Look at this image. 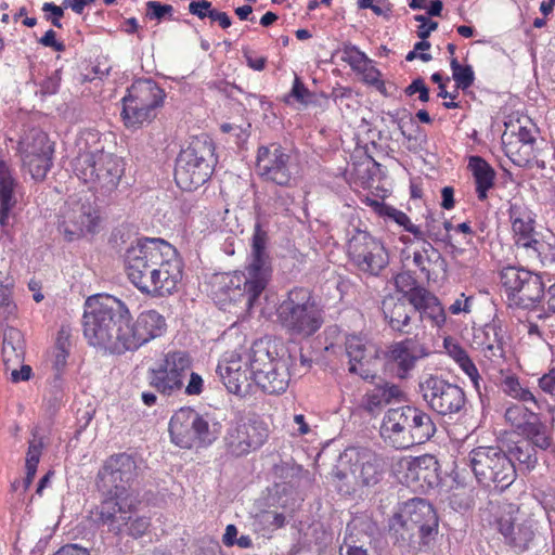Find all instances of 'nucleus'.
I'll return each mask as SVG.
<instances>
[{"label": "nucleus", "mask_w": 555, "mask_h": 555, "mask_svg": "<svg viewBox=\"0 0 555 555\" xmlns=\"http://www.w3.org/2000/svg\"><path fill=\"white\" fill-rule=\"evenodd\" d=\"M127 528V533L133 539L142 538L151 527V520L145 516H135L131 515V520H129L128 525H125Z\"/></svg>", "instance_id": "obj_58"}, {"label": "nucleus", "mask_w": 555, "mask_h": 555, "mask_svg": "<svg viewBox=\"0 0 555 555\" xmlns=\"http://www.w3.org/2000/svg\"><path fill=\"white\" fill-rule=\"evenodd\" d=\"M377 211L379 216L396 222L406 232L413 234L415 240H423L424 232L418 225H415L411 222L409 216L405 212L386 204H380Z\"/></svg>", "instance_id": "obj_39"}, {"label": "nucleus", "mask_w": 555, "mask_h": 555, "mask_svg": "<svg viewBox=\"0 0 555 555\" xmlns=\"http://www.w3.org/2000/svg\"><path fill=\"white\" fill-rule=\"evenodd\" d=\"M475 338L479 340L478 344L481 346L486 358L490 360L493 358H504L505 331L500 319L494 318L491 322L479 328Z\"/></svg>", "instance_id": "obj_31"}, {"label": "nucleus", "mask_w": 555, "mask_h": 555, "mask_svg": "<svg viewBox=\"0 0 555 555\" xmlns=\"http://www.w3.org/2000/svg\"><path fill=\"white\" fill-rule=\"evenodd\" d=\"M173 256V246L163 238L141 237L127 247L124 255L129 281L142 293L153 285L157 266L162 259Z\"/></svg>", "instance_id": "obj_6"}, {"label": "nucleus", "mask_w": 555, "mask_h": 555, "mask_svg": "<svg viewBox=\"0 0 555 555\" xmlns=\"http://www.w3.org/2000/svg\"><path fill=\"white\" fill-rule=\"evenodd\" d=\"M395 285L397 289L403 294V298H405L409 294H411L414 288H417L420 285L416 280L409 272H402L396 275Z\"/></svg>", "instance_id": "obj_60"}, {"label": "nucleus", "mask_w": 555, "mask_h": 555, "mask_svg": "<svg viewBox=\"0 0 555 555\" xmlns=\"http://www.w3.org/2000/svg\"><path fill=\"white\" fill-rule=\"evenodd\" d=\"M538 416L531 408L521 404H513L505 411V418L515 428L522 431L527 423H531Z\"/></svg>", "instance_id": "obj_44"}, {"label": "nucleus", "mask_w": 555, "mask_h": 555, "mask_svg": "<svg viewBox=\"0 0 555 555\" xmlns=\"http://www.w3.org/2000/svg\"><path fill=\"white\" fill-rule=\"evenodd\" d=\"M17 181L10 167L0 166V225H9V216L17 201L14 194Z\"/></svg>", "instance_id": "obj_32"}, {"label": "nucleus", "mask_w": 555, "mask_h": 555, "mask_svg": "<svg viewBox=\"0 0 555 555\" xmlns=\"http://www.w3.org/2000/svg\"><path fill=\"white\" fill-rule=\"evenodd\" d=\"M512 230L515 237V244L527 250L533 245L534 238V219L532 221H525L512 224Z\"/></svg>", "instance_id": "obj_48"}, {"label": "nucleus", "mask_w": 555, "mask_h": 555, "mask_svg": "<svg viewBox=\"0 0 555 555\" xmlns=\"http://www.w3.org/2000/svg\"><path fill=\"white\" fill-rule=\"evenodd\" d=\"M341 59L356 69L360 68L361 65H366L370 62L367 56L351 43H346L344 46Z\"/></svg>", "instance_id": "obj_56"}, {"label": "nucleus", "mask_w": 555, "mask_h": 555, "mask_svg": "<svg viewBox=\"0 0 555 555\" xmlns=\"http://www.w3.org/2000/svg\"><path fill=\"white\" fill-rule=\"evenodd\" d=\"M292 359L274 357L270 343L257 340L249 350V372L255 384L268 395L284 393L289 385Z\"/></svg>", "instance_id": "obj_9"}, {"label": "nucleus", "mask_w": 555, "mask_h": 555, "mask_svg": "<svg viewBox=\"0 0 555 555\" xmlns=\"http://www.w3.org/2000/svg\"><path fill=\"white\" fill-rule=\"evenodd\" d=\"M403 396L401 388L395 384L384 383L377 385L373 390L367 392L363 399V406L369 412H374L382 406L400 400Z\"/></svg>", "instance_id": "obj_36"}, {"label": "nucleus", "mask_w": 555, "mask_h": 555, "mask_svg": "<svg viewBox=\"0 0 555 555\" xmlns=\"http://www.w3.org/2000/svg\"><path fill=\"white\" fill-rule=\"evenodd\" d=\"M216 373L222 380L229 392L245 396L248 391L249 382L247 370H243L240 356L232 354L230 359L219 362Z\"/></svg>", "instance_id": "obj_30"}, {"label": "nucleus", "mask_w": 555, "mask_h": 555, "mask_svg": "<svg viewBox=\"0 0 555 555\" xmlns=\"http://www.w3.org/2000/svg\"><path fill=\"white\" fill-rule=\"evenodd\" d=\"M506 453L513 461H518L519 465L524 466L527 470L534 468L538 462L535 449L531 446L530 441L525 439L509 446Z\"/></svg>", "instance_id": "obj_41"}, {"label": "nucleus", "mask_w": 555, "mask_h": 555, "mask_svg": "<svg viewBox=\"0 0 555 555\" xmlns=\"http://www.w3.org/2000/svg\"><path fill=\"white\" fill-rule=\"evenodd\" d=\"M533 256H535L542 266L555 269V245L538 240L529 248Z\"/></svg>", "instance_id": "obj_51"}, {"label": "nucleus", "mask_w": 555, "mask_h": 555, "mask_svg": "<svg viewBox=\"0 0 555 555\" xmlns=\"http://www.w3.org/2000/svg\"><path fill=\"white\" fill-rule=\"evenodd\" d=\"M400 466L405 469V482L422 490L440 485V466L436 456L424 454L413 459H403Z\"/></svg>", "instance_id": "obj_23"}, {"label": "nucleus", "mask_w": 555, "mask_h": 555, "mask_svg": "<svg viewBox=\"0 0 555 555\" xmlns=\"http://www.w3.org/2000/svg\"><path fill=\"white\" fill-rule=\"evenodd\" d=\"M25 341L20 330L13 326H7L3 330L2 356L7 370L10 363H21L24 361Z\"/></svg>", "instance_id": "obj_35"}, {"label": "nucleus", "mask_w": 555, "mask_h": 555, "mask_svg": "<svg viewBox=\"0 0 555 555\" xmlns=\"http://www.w3.org/2000/svg\"><path fill=\"white\" fill-rule=\"evenodd\" d=\"M99 219L98 211L90 202H78L64 215L59 231L66 241L72 242L87 233H95Z\"/></svg>", "instance_id": "obj_22"}, {"label": "nucleus", "mask_w": 555, "mask_h": 555, "mask_svg": "<svg viewBox=\"0 0 555 555\" xmlns=\"http://www.w3.org/2000/svg\"><path fill=\"white\" fill-rule=\"evenodd\" d=\"M437 431L431 415L414 405L389 409L383 420L382 434L397 450L422 444Z\"/></svg>", "instance_id": "obj_5"}, {"label": "nucleus", "mask_w": 555, "mask_h": 555, "mask_svg": "<svg viewBox=\"0 0 555 555\" xmlns=\"http://www.w3.org/2000/svg\"><path fill=\"white\" fill-rule=\"evenodd\" d=\"M424 318L430 319L434 325L438 327H441L446 323L447 317L444 309L436 296L434 297V300L429 301L428 306L422 312V314L416 317L420 333L424 331V327L422 326Z\"/></svg>", "instance_id": "obj_49"}, {"label": "nucleus", "mask_w": 555, "mask_h": 555, "mask_svg": "<svg viewBox=\"0 0 555 555\" xmlns=\"http://www.w3.org/2000/svg\"><path fill=\"white\" fill-rule=\"evenodd\" d=\"M130 311L120 299L99 294L86 300L82 317L83 335L94 347L112 353L128 351Z\"/></svg>", "instance_id": "obj_1"}, {"label": "nucleus", "mask_w": 555, "mask_h": 555, "mask_svg": "<svg viewBox=\"0 0 555 555\" xmlns=\"http://www.w3.org/2000/svg\"><path fill=\"white\" fill-rule=\"evenodd\" d=\"M539 386L544 392L555 397V367L539 379Z\"/></svg>", "instance_id": "obj_64"}, {"label": "nucleus", "mask_w": 555, "mask_h": 555, "mask_svg": "<svg viewBox=\"0 0 555 555\" xmlns=\"http://www.w3.org/2000/svg\"><path fill=\"white\" fill-rule=\"evenodd\" d=\"M70 334L64 326L57 333L56 341L53 349L52 367L54 370L53 387L61 388L62 373L67 364V358L70 350Z\"/></svg>", "instance_id": "obj_37"}, {"label": "nucleus", "mask_w": 555, "mask_h": 555, "mask_svg": "<svg viewBox=\"0 0 555 555\" xmlns=\"http://www.w3.org/2000/svg\"><path fill=\"white\" fill-rule=\"evenodd\" d=\"M423 245L420 251H415L413 255V262L420 270L429 275L431 270L438 269L441 272L446 273L448 269V264L446 259L442 257L441 253L434 247V245L423 236V240H420Z\"/></svg>", "instance_id": "obj_34"}, {"label": "nucleus", "mask_w": 555, "mask_h": 555, "mask_svg": "<svg viewBox=\"0 0 555 555\" xmlns=\"http://www.w3.org/2000/svg\"><path fill=\"white\" fill-rule=\"evenodd\" d=\"M53 157L25 153L24 162L29 168L31 177L36 180H43L53 165Z\"/></svg>", "instance_id": "obj_46"}, {"label": "nucleus", "mask_w": 555, "mask_h": 555, "mask_svg": "<svg viewBox=\"0 0 555 555\" xmlns=\"http://www.w3.org/2000/svg\"><path fill=\"white\" fill-rule=\"evenodd\" d=\"M439 517L433 504L413 498L399 504L388 520L389 537L402 553L415 554L428 547L438 534Z\"/></svg>", "instance_id": "obj_2"}, {"label": "nucleus", "mask_w": 555, "mask_h": 555, "mask_svg": "<svg viewBox=\"0 0 555 555\" xmlns=\"http://www.w3.org/2000/svg\"><path fill=\"white\" fill-rule=\"evenodd\" d=\"M357 550L369 551V555H374V550H382L377 526L366 516L356 517L347 525L339 553H356Z\"/></svg>", "instance_id": "obj_21"}, {"label": "nucleus", "mask_w": 555, "mask_h": 555, "mask_svg": "<svg viewBox=\"0 0 555 555\" xmlns=\"http://www.w3.org/2000/svg\"><path fill=\"white\" fill-rule=\"evenodd\" d=\"M222 425L216 417L201 415L192 408H181L170 418L169 434L175 444L190 449L195 443L210 446L217 440Z\"/></svg>", "instance_id": "obj_11"}, {"label": "nucleus", "mask_w": 555, "mask_h": 555, "mask_svg": "<svg viewBox=\"0 0 555 555\" xmlns=\"http://www.w3.org/2000/svg\"><path fill=\"white\" fill-rule=\"evenodd\" d=\"M103 500L98 508V519H107L112 514L131 511L133 502L131 499H116L111 495H102Z\"/></svg>", "instance_id": "obj_43"}, {"label": "nucleus", "mask_w": 555, "mask_h": 555, "mask_svg": "<svg viewBox=\"0 0 555 555\" xmlns=\"http://www.w3.org/2000/svg\"><path fill=\"white\" fill-rule=\"evenodd\" d=\"M147 15L151 20L155 18L160 21L167 14L171 15L173 8L170 4H163L158 1H149L146 3Z\"/></svg>", "instance_id": "obj_61"}, {"label": "nucleus", "mask_w": 555, "mask_h": 555, "mask_svg": "<svg viewBox=\"0 0 555 555\" xmlns=\"http://www.w3.org/2000/svg\"><path fill=\"white\" fill-rule=\"evenodd\" d=\"M382 310L385 320L392 331L405 335H413L415 332H420L415 309H410L404 299H396L391 296L386 297L382 302Z\"/></svg>", "instance_id": "obj_27"}, {"label": "nucleus", "mask_w": 555, "mask_h": 555, "mask_svg": "<svg viewBox=\"0 0 555 555\" xmlns=\"http://www.w3.org/2000/svg\"><path fill=\"white\" fill-rule=\"evenodd\" d=\"M503 391L514 399H518L522 402H531L535 408L539 409L538 400L533 396V393L527 389L522 388L518 378L515 376H507L504 378L502 383Z\"/></svg>", "instance_id": "obj_45"}, {"label": "nucleus", "mask_w": 555, "mask_h": 555, "mask_svg": "<svg viewBox=\"0 0 555 555\" xmlns=\"http://www.w3.org/2000/svg\"><path fill=\"white\" fill-rule=\"evenodd\" d=\"M452 69V78L455 81L456 89L454 91L466 90L473 86L475 80V74L470 65H461L456 57H452L450 61Z\"/></svg>", "instance_id": "obj_47"}, {"label": "nucleus", "mask_w": 555, "mask_h": 555, "mask_svg": "<svg viewBox=\"0 0 555 555\" xmlns=\"http://www.w3.org/2000/svg\"><path fill=\"white\" fill-rule=\"evenodd\" d=\"M165 330V318L156 310L141 312L135 321L130 317L129 332H127L129 334L128 351L137 350L151 339L162 336Z\"/></svg>", "instance_id": "obj_25"}, {"label": "nucleus", "mask_w": 555, "mask_h": 555, "mask_svg": "<svg viewBox=\"0 0 555 555\" xmlns=\"http://www.w3.org/2000/svg\"><path fill=\"white\" fill-rule=\"evenodd\" d=\"M137 463L130 454L118 453L109 456L99 470L103 473V487L105 490L113 487L116 489V479L131 483L137 476Z\"/></svg>", "instance_id": "obj_28"}, {"label": "nucleus", "mask_w": 555, "mask_h": 555, "mask_svg": "<svg viewBox=\"0 0 555 555\" xmlns=\"http://www.w3.org/2000/svg\"><path fill=\"white\" fill-rule=\"evenodd\" d=\"M13 285V280L9 278L0 283V310L5 318L12 315L16 309L11 296Z\"/></svg>", "instance_id": "obj_54"}, {"label": "nucleus", "mask_w": 555, "mask_h": 555, "mask_svg": "<svg viewBox=\"0 0 555 555\" xmlns=\"http://www.w3.org/2000/svg\"><path fill=\"white\" fill-rule=\"evenodd\" d=\"M215 163V145L211 139L206 134L192 138L176 159L177 185L189 192L198 189L210 179Z\"/></svg>", "instance_id": "obj_7"}, {"label": "nucleus", "mask_w": 555, "mask_h": 555, "mask_svg": "<svg viewBox=\"0 0 555 555\" xmlns=\"http://www.w3.org/2000/svg\"><path fill=\"white\" fill-rule=\"evenodd\" d=\"M268 438L267 428L258 422H232L223 438L229 454L240 457L260 448Z\"/></svg>", "instance_id": "obj_18"}, {"label": "nucleus", "mask_w": 555, "mask_h": 555, "mask_svg": "<svg viewBox=\"0 0 555 555\" xmlns=\"http://www.w3.org/2000/svg\"><path fill=\"white\" fill-rule=\"evenodd\" d=\"M77 145L79 153L73 162L75 175L85 183L92 184L104 195L118 186L125 171L122 158L106 152L98 131H85Z\"/></svg>", "instance_id": "obj_3"}, {"label": "nucleus", "mask_w": 555, "mask_h": 555, "mask_svg": "<svg viewBox=\"0 0 555 555\" xmlns=\"http://www.w3.org/2000/svg\"><path fill=\"white\" fill-rule=\"evenodd\" d=\"M508 217L512 224L532 221L533 219L531 210L521 201H515L509 204Z\"/></svg>", "instance_id": "obj_59"}, {"label": "nucleus", "mask_w": 555, "mask_h": 555, "mask_svg": "<svg viewBox=\"0 0 555 555\" xmlns=\"http://www.w3.org/2000/svg\"><path fill=\"white\" fill-rule=\"evenodd\" d=\"M256 170L260 178L280 186H292L298 173L291 154L279 143L258 147Z\"/></svg>", "instance_id": "obj_16"}, {"label": "nucleus", "mask_w": 555, "mask_h": 555, "mask_svg": "<svg viewBox=\"0 0 555 555\" xmlns=\"http://www.w3.org/2000/svg\"><path fill=\"white\" fill-rule=\"evenodd\" d=\"M331 476L335 488L340 494L351 495L361 489L353 466L344 463L341 455L339 456L338 465L335 466Z\"/></svg>", "instance_id": "obj_38"}, {"label": "nucleus", "mask_w": 555, "mask_h": 555, "mask_svg": "<svg viewBox=\"0 0 555 555\" xmlns=\"http://www.w3.org/2000/svg\"><path fill=\"white\" fill-rule=\"evenodd\" d=\"M418 392L426 405L441 416L461 414L466 406L462 387L437 375H428L418 383Z\"/></svg>", "instance_id": "obj_13"}, {"label": "nucleus", "mask_w": 555, "mask_h": 555, "mask_svg": "<svg viewBox=\"0 0 555 555\" xmlns=\"http://www.w3.org/2000/svg\"><path fill=\"white\" fill-rule=\"evenodd\" d=\"M468 167L475 179L478 199L485 201L488 197V191L494 186L495 171L477 155L469 157Z\"/></svg>", "instance_id": "obj_33"}, {"label": "nucleus", "mask_w": 555, "mask_h": 555, "mask_svg": "<svg viewBox=\"0 0 555 555\" xmlns=\"http://www.w3.org/2000/svg\"><path fill=\"white\" fill-rule=\"evenodd\" d=\"M491 511L494 512V526L502 534L504 543L515 553H522L529 550L535 537V521L531 517L521 518L519 507L504 503L494 505L491 503Z\"/></svg>", "instance_id": "obj_12"}, {"label": "nucleus", "mask_w": 555, "mask_h": 555, "mask_svg": "<svg viewBox=\"0 0 555 555\" xmlns=\"http://www.w3.org/2000/svg\"><path fill=\"white\" fill-rule=\"evenodd\" d=\"M269 241L268 232L257 222L251 237L250 261L242 276H234L227 286L229 298L238 300L241 297L245 305L251 308L266 289L271 275V258L267 250Z\"/></svg>", "instance_id": "obj_4"}, {"label": "nucleus", "mask_w": 555, "mask_h": 555, "mask_svg": "<svg viewBox=\"0 0 555 555\" xmlns=\"http://www.w3.org/2000/svg\"><path fill=\"white\" fill-rule=\"evenodd\" d=\"M468 465L477 482L488 489L504 491L517 477L513 460L500 447H478L468 453Z\"/></svg>", "instance_id": "obj_10"}, {"label": "nucleus", "mask_w": 555, "mask_h": 555, "mask_svg": "<svg viewBox=\"0 0 555 555\" xmlns=\"http://www.w3.org/2000/svg\"><path fill=\"white\" fill-rule=\"evenodd\" d=\"M349 235L347 250L351 262L362 272L378 275L389 261L388 253L380 241L371 233L352 227Z\"/></svg>", "instance_id": "obj_15"}, {"label": "nucleus", "mask_w": 555, "mask_h": 555, "mask_svg": "<svg viewBox=\"0 0 555 555\" xmlns=\"http://www.w3.org/2000/svg\"><path fill=\"white\" fill-rule=\"evenodd\" d=\"M425 238H429L435 243L450 242L451 234L443 232L442 228L436 225L434 222H426Z\"/></svg>", "instance_id": "obj_62"}, {"label": "nucleus", "mask_w": 555, "mask_h": 555, "mask_svg": "<svg viewBox=\"0 0 555 555\" xmlns=\"http://www.w3.org/2000/svg\"><path fill=\"white\" fill-rule=\"evenodd\" d=\"M345 352L349 359V373L357 374L364 380L375 377L371 365L378 359V349L374 345H367L359 336L349 335L345 341Z\"/></svg>", "instance_id": "obj_24"}, {"label": "nucleus", "mask_w": 555, "mask_h": 555, "mask_svg": "<svg viewBox=\"0 0 555 555\" xmlns=\"http://www.w3.org/2000/svg\"><path fill=\"white\" fill-rule=\"evenodd\" d=\"M500 281L508 300L520 308H533L544 297L545 287L541 275L522 267H504L500 272Z\"/></svg>", "instance_id": "obj_14"}, {"label": "nucleus", "mask_w": 555, "mask_h": 555, "mask_svg": "<svg viewBox=\"0 0 555 555\" xmlns=\"http://www.w3.org/2000/svg\"><path fill=\"white\" fill-rule=\"evenodd\" d=\"M344 463L353 466L360 488L374 487L383 478L382 459L370 448L352 446L341 453Z\"/></svg>", "instance_id": "obj_20"}, {"label": "nucleus", "mask_w": 555, "mask_h": 555, "mask_svg": "<svg viewBox=\"0 0 555 555\" xmlns=\"http://www.w3.org/2000/svg\"><path fill=\"white\" fill-rule=\"evenodd\" d=\"M121 117L127 128H140L156 117V109L122 104Z\"/></svg>", "instance_id": "obj_40"}, {"label": "nucleus", "mask_w": 555, "mask_h": 555, "mask_svg": "<svg viewBox=\"0 0 555 555\" xmlns=\"http://www.w3.org/2000/svg\"><path fill=\"white\" fill-rule=\"evenodd\" d=\"M435 295L428 292L426 288L418 286L409 294L404 300L410 306V309H415V318L426 309L429 301L434 300Z\"/></svg>", "instance_id": "obj_52"}, {"label": "nucleus", "mask_w": 555, "mask_h": 555, "mask_svg": "<svg viewBox=\"0 0 555 555\" xmlns=\"http://www.w3.org/2000/svg\"><path fill=\"white\" fill-rule=\"evenodd\" d=\"M424 337L425 331L415 332L411 337L392 343L388 347L385 353L386 360L396 367L399 378H406L416 363L429 354V350L423 341Z\"/></svg>", "instance_id": "obj_19"}, {"label": "nucleus", "mask_w": 555, "mask_h": 555, "mask_svg": "<svg viewBox=\"0 0 555 555\" xmlns=\"http://www.w3.org/2000/svg\"><path fill=\"white\" fill-rule=\"evenodd\" d=\"M278 320L289 334L310 337L324 322L323 311L311 292L305 287H294L276 310Z\"/></svg>", "instance_id": "obj_8"}, {"label": "nucleus", "mask_w": 555, "mask_h": 555, "mask_svg": "<svg viewBox=\"0 0 555 555\" xmlns=\"http://www.w3.org/2000/svg\"><path fill=\"white\" fill-rule=\"evenodd\" d=\"M527 438L526 440L531 442L533 448H540L546 450L551 446V437L546 433V425H544L539 415L531 423H527V427L521 431Z\"/></svg>", "instance_id": "obj_42"}, {"label": "nucleus", "mask_w": 555, "mask_h": 555, "mask_svg": "<svg viewBox=\"0 0 555 555\" xmlns=\"http://www.w3.org/2000/svg\"><path fill=\"white\" fill-rule=\"evenodd\" d=\"M131 511L112 514L107 519H98V524L107 527V531L120 535L125 531V525L131 520Z\"/></svg>", "instance_id": "obj_53"}, {"label": "nucleus", "mask_w": 555, "mask_h": 555, "mask_svg": "<svg viewBox=\"0 0 555 555\" xmlns=\"http://www.w3.org/2000/svg\"><path fill=\"white\" fill-rule=\"evenodd\" d=\"M157 273L158 276H153L155 281H153V285L149 288L146 295L155 298L172 295L183 275V263L175 247L173 256H167L159 261L155 274Z\"/></svg>", "instance_id": "obj_26"}, {"label": "nucleus", "mask_w": 555, "mask_h": 555, "mask_svg": "<svg viewBox=\"0 0 555 555\" xmlns=\"http://www.w3.org/2000/svg\"><path fill=\"white\" fill-rule=\"evenodd\" d=\"M192 366L186 351H170L157 369L149 371V383L158 392L170 396L183 387V379Z\"/></svg>", "instance_id": "obj_17"}, {"label": "nucleus", "mask_w": 555, "mask_h": 555, "mask_svg": "<svg viewBox=\"0 0 555 555\" xmlns=\"http://www.w3.org/2000/svg\"><path fill=\"white\" fill-rule=\"evenodd\" d=\"M25 153L53 157L54 146L47 133L34 131L31 133V143L27 145Z\"/></svg>", "instance_id": "obj_50"}, {"label": "nucleus", "mask_w": 555, "mask_h": 555, "mask_svg": "<svg viewBox=\"0 0 555 555\" xmlns=\"http://www.w3.org/2000/svg\"><path fill=\"white\" fill-rule=\"evenodd\" d=\"M130 482H122L116 479L114 486L117 488L115 489L113 487L111 490L109 488L105 490L103 487V473H98L96 486L102 495H111L115 496L116 499H130Z\"/></svg>", "instance_id": "obj_55"}, {"label": "nucleus", "mask_w": 555, "mask_h": 555, "mask_svg": "<svg viewBox=\"0 0 555 555\" xmlns=\"http://www.w3.org/2000/svg\"><path fill=\"white\" fill-rule=\"evenodd\" d=\"M459 366L470 378L476 390L479 391L480 375L472 359L467 357L465 360L459 363Z\"/></svg>", "instance_id": "obj_63"}, {"label": "nucleus", "mask_w": 555, "mask_h": 555, "mask_svg": "<svg viewBox=\"0 0 555 555\" xmlns=\"http://www.w3.org/2000/svg\"><path fill=\"white\" fill-rule=\"evenodd\" d=\"M165 98L164 90L151 79L138 80L127 90L122 98V104L137 105L150 109H157L163 105Z\"/></svg>", "instance_id": "obj_29"}, {"label": "nucleus", "mask_w": 555, "mask_h": 555, "mask_svg": "<svg viewBox=\"0 0 555 555\" xmlns=\"http://www.w3.org/2000/svg\"><path fill=\"white\" fill-rule=\"evenodd\" d=\"M289 98H293L296 102L300 104H309L312 99V93L308 90L305 83L298 76H295L294 83L291 92L284 98L286 103L289 102Z\"/></svg>", "instance_id": "obj_57"}]
</instances>
